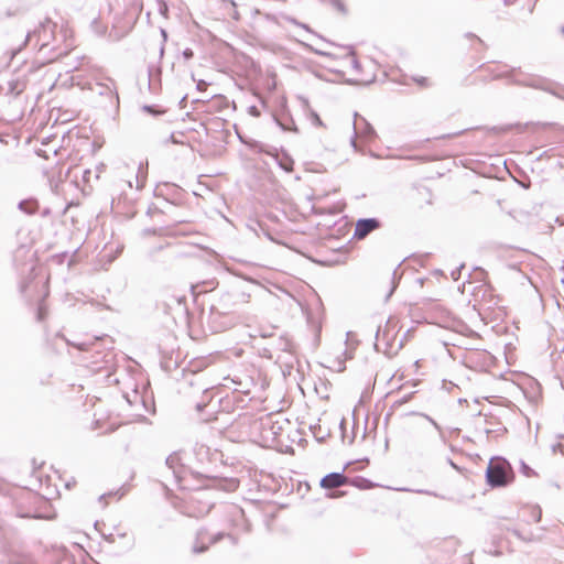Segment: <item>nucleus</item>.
Segmentation results:
<instances>
[{
	"instance_id": "obj_1",
	"label": "nucleus",
	"mask_w": 564,
	"mask_h": 564,
	"mask_svg": "<svg viewBox=\"0 0 564 564\" xmlns=\"http://www.w3.org/2000/svg\"><path fill=\"white\" fill-rule=\"evenodd\" d=\"M486 479L487 484L492 488L506 487L514 481L516 474L507 459L494 457L489 460Z\"/></svg>"
},
{
	"instance_id": "obj_2",
	"label": "nucleus",
	"mask_w": 564,
	"mask_h": 564,
	"mask_svg": "<svg viewBox=\"0 0 564 564\" xmlns=\"http://www.w3.org/2000/svg\"><path fill=\"white\" fill-rule=\"evenodd\" d=\"M94 424L96 429L112 432L121 425L118 416H113L107 409L99 406L94 411Z\"/></svg>"
},
{
	"instance_id": "obj_3",
	"label": "nucleus",
	"mask_w": 564,
	"mask_h": 564,
	"mask_svg": "<svg viewBox=\"0 0 564 564\" xmlns=\"http://www.w3.org/2000/svg\"><path fill=\"white\" fill-rule=\"evenodd\" d=\"M323 54L343 59L346 66L357 67L356 54L351 46L330 44L327 50L323 51Z\"/></svg>"
},
{
	"instance_id": "obj_4",
	"label": "nucleus",
	"mask_w": 564,
	"mask_h": 564,
	"mask_svg": "<svg viewBox=\"0 0 564 564\" xmlns=\"http://www.w3.org/2000/svg\"><path fill=\"white\" fill-rule=\"evenodd\" d=\"M380 223L375 218L360 219L356 223L354 238L365 239L371 231L378 229Z\"/></svg>"
},
{
	"instance_id": "obj_5",
	"label": "nucleus",
	"mask_w": 564,
	"mask_h": 564,
	"mask_svg": "<svg viewBox=\"0 0 564 564\" xmlns=\"http://www.w3.org/2000/svg\"><path fill=\"white\" fill-rule=\"evenodd\" d=\"M350 484L349 479L339 473H332L321 479L319 486L323 489H335Z\"/></svg>"
},
{
	"instance_id": "obj_6",
	"label": "nucleus",
	"mask_w": 564,
	"mask_h": 564,
	"mask_svg": "<svg viewBox=\"0 0 564 564\" xmlns=\"http://www.w3.org/2000/svg\"><path fill=\"white\" fill-rule=\"evenodd\" d=\"M326 12L333 18H343L347 15L348 8L343 0H326Z\"/></svg>"
},
{
	"instance_id": "obj_7",
	"label": "nucleus",
	"mask_w": 564,
	"mask_h": 564,
	"mask_svg": "<svg viewBox=\"0 0 564 564\" xmlns=\"http://www.w3.org/2000/svg\"><path fill=\"white\" fill-rule=\"evenodd\" d=\"M46 316V310L44 306H40L37 310V318L39 321H43Z\"/></svg>"
},
{
	"instance_id": "obj_8",
	"label": "nucleus",
	"mask_w": 564,
	"mask_h": 564,
	"mask_svg": "<svg viewBox=\"0 0 564 564\" xmlns=\"http://www.w3.org/2000/svg\"><path fill=\"white\" fill-rule=\"evenodd\" d=\"M208 84L205 80H198L197 89L199 91H205L207 89Z\"/></svg>"
},
{
	"instance_id": "obj_9",
	"label": "nucleus",
	"mask_w": 564,
	"mask_h": 564,
	"mask_svg": "<svg viewBox=\"0 0 564 564\" xmlns=\"http://www.w3.org/2000/svg\"><path fill=\"white\" fill-rule=\"evenodd\" d=\"M249 113L252 115L253 117H259L260 116V111H259V109L256 106H252V107L249 108Z\"/></svg>"
},
{
	"instance_id": "obj_10",
	"label": "nucleus",
	"mask_w": 564,
	"mask_h": 564,
	"mask_svg": "<svg viewBox=\"0 0 564 564\" xmlns=\"http://www.w3.org/2000/svg\"><path fill=\"white\" fill-rule=\"evenodd\" d=\"M344 495H345V492L340 491V492H333L328 497L329 498H339V497H343Z\"/></svg>"
},
{
	"instance_id": "obj_11",
	"label": "nucleus",
	"mask_w": 564,
	"mask_h": 564,
	"mask_svg": "<svg viewBox=\"0 0 564 564\" xmlns=\"http://www.w3.org/2000/svg\"><path fill=\"white\" fill-rule=\"evenodd\" d=\"M52 26H53V25H51V24L48 23V24H46V25H43V26H42V30H43V31H46V29H52Z\"/></svg>"
},
{
	"instance_id": "obj_12",
	"label": "nucleus",
	"mask_w": 564,
	"mask_h": 564,
	"mask_svg": "<svg viewBox=\"0 0 564 564\" xmlns=\"http://www.w3.org/2000/svg\"><path fill=\"white\" fill-rule=\"evenodd\" d=\"M413 333H414V328H412V329L408 330V335H409V336H413Z\"/></svg>"
},
{
	"instance_id": "obj_13",
	"label": "nucleus",
	"mask_w": 564,
	"mask_h": 564,
	"mask_svg": "<svg viewBox=\"0 0 564 564\" xmlns=\"http://www.w3.org/2000/svg\"><path fill=\"white\" fill-rule=\"evenodd\" d=\"M536 512H538V521H539V520H540V518H541V510H540V509H538V510H536Z\"/></svg>"
},
{
	"instance_id": "obj_14",
	"label": "nucleus",
	"mask_w": 564,
	"mask_h": 564,
	"mask_svg": "<svg viewBox=\"0 0 564 564\" xmlns=\"http://www.w3.org/2000/svg\"><path fill=\"white\" fill-rule=\"evenodd\" d=\"M206 547L196 549V552H203Z\"/></svg>"
},
{
	"instance_id": "obj_15",
	"label": "nucleus",
	"mask_w": 564,
	"mask_h": 564,
	"mask_svg": "<svg viewBox=\"0 0 564 564\" xmlns=\"http://www.w3.org/2000/svg\"><path fill=\"white\" fill-rule=\"evenodd\" d=\"M28 496H29L30 498H36V497H35L33 494H31V492H28Z\"/></svg>"
},
{
	"instance_id": "obj_16",
	"label": "nucleus",
	"mask_w": 564,
	"mask_h": 564,
	"mask_svg": "<svg viewBox=\"0 0 564 564\" xmlns=\"http://www.w3.org/2000/svg\"><path fill=\"white\" fill-rule=\"evenodd\" d=\"M232 486H234L235 488H237V487H238V482H237V481H232Z\"/></svg>"
},
{
	"instance_id": "obj_17",
	"label": "nucleus",
	"mask_w": 564,
	"mask_h": 564,
	"mask_svg": "<svg viewBox=\"0 0 564 564\" xmlns=\"http://www.w3.org/2000/svg\"><path fill=\"white\" fill-rule=\"evenodd\" d=\"M562 32H563V34H564V26L562 28Z\"/></svg>"
}]
</instances>
